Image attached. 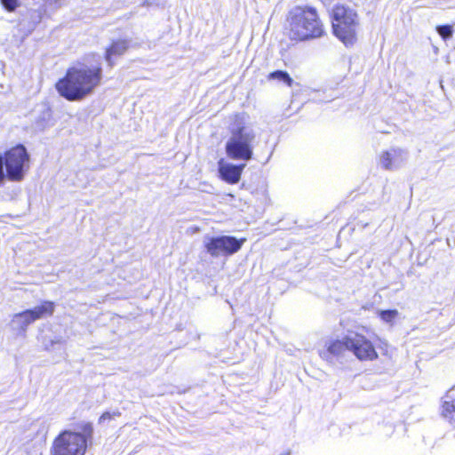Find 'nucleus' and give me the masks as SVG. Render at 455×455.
<instances>
[{"mask_svg": "<svg viewBox=\"0 0 455 455\" xmlns=\"http://www.w3.org/2000/svg\"><path fill=\"white\" fill-rule=\"evenodd\" d=\"M246 241L245 238L237 239L232 235L205 236L204 244L206 251L214 258L230 256L237 252Z\"/></svg>", "mask_w": 455, "mask_h": 455, "instance_id": "6e6552de", "label": "nucleus"}, {"mask_svg": "<svg viewBox=\"0 0 455 455\" xmlns=\"http://www.w3.org/2000/svg\"><path fill=\"white\" fill-rule=\"evenodd\" d=\"M130 47V41L127 39H117L112 41L111 44L106 48L105 60L109 68L114 67L116 60L123 56Z\"/></svg>", "mask_w": 455, "mask_h": 455, "instance_id": "f8f14e48", "label": "nucleus"}, {"mask_svg": "<svg viewBox=\"0 0 455 455\" xmlns=\"http://www.w3.org/2000/svg\"><path fill=\"white\" fill-rule=\"evenodd\" d=\"M102 68L100 63H78L68 68L65 76L59 79L55 87L59 94L69 101H80L91 95L100 84Z\"/></svg>", "mask_w": 455, "mask_h": 455, "instance_id": "f257e3e1", "label": "nucleus"}, {"mask_svg": "<svg viewBox=\"0 0 455 455\" xmlns=\"http://www.w3.org/2000/svg\"><path fill=\"white\" fill-rule=\"evenodd\" d=\"M245 167V163L234 164L226 162L224 159H220L218 161L219 176L223 181L228 184L238 183L241 179L242 172Z\"/></svg>", "mask_w": 455, "mask_h": 455, "instance_id": "9b49d317", "label": "nucleus"}, {"mask_svg": "<svg viewBox=\"0 0 455 455\" xmlns=\"http://www.w3.org/2000/svg\"><path fill=\"white\" fill-rule=\"evenodd\" d=\"M287 22L288 36L292 41L305 42L324 35L323 22L314 7H293L288 13Z\"/></svg>", "mask_w": 455, "mask_h": 455, "instance_id": "f03ea898", "label": "nucleus"}, {"mask_svg": "<svg viewBox=\"0 0 455 455\" xmlns=\"http://www.w3.org/2000/svg\"><path fill=\"white\" fill-rule=\"evenodd\" d=\"M268 79L270 80H278L280 82H283L288 86H291L293 83V79L291 77V76L288 74V72L284 70H275L271 72L268 75Z\"/></svg>", "mask_w": 455, "mask_h": 455, "instance_id": "2eb2a0df", "label": "nucleus"}, {"mask_svg": "<svg viewBox=\"0 0 455 455\" xmlns=\"http://www.w3.org/2000/svg\"><path fill=\"white\" fill-rule=\"evenodd\" d=\"M409 153L401 148H391L383 151L379 157V165L387 171H396L407 162Z\"/></svg>", "mask_w": 455, "mask_h": 455, "instance_id": "9d476101", "label": "nucleus"}, {"mask_svg": "<svg viewBox=\"0 0 455 455\" xmlns=\"http://www.w3.org/2000/svg\"><path fill=\"white\" fill-rule=\"evenodd\" d=\"M44 116H47L48 117L51 116V111L50 109H47L46 112L44 113Z\"/></svg>", "mask_w": 455, "mask_h": 455, "instance_id": "412c9836", "label": "nucleus"}, {"mask_svg": "<svg viewBox=\"0 0 455 455\" xmlns=\"http://www.w3.org/2000/svg\"><path fill=\"white\" fill-rule=\"evenodd\" d=\"M120 415H121V413L119 411H114L113 413H111L109 411H106L100 417L99 421H100V423H101L107 419H111L116 417H119Z\"/></svg>", "mask_w": 455, "mask_h": 455, "instance_id": "6ab92c4d", "label": "nucleus"}, {"mask_svg": "<svg viewBox=\"0 0 455 455\" xmlns=\"http://www.w3.org/2000/svg\"><path fill=\"white\" fill-rule=\"evenodd\" d=\"M54 309L55 304L52 301L44 300L33 308L15 314L11 321V326L18 333L24 334L31 323L52 315Z\"/></svg>", "mask_w": 455, "mask_h": 455, "instance_id": "0eeeda50", "label": "nucleus"}, {"mask_svg": "<svg viewBox=\"0 0 455 455\" xmlns=\"http://www.w3.org/2000/svg\"><path fill=\"white\" fill-rule=\"evenodd\" d=\"M347 343V335L342 340H333L330 342L325 350L320 351V356L330 363H333L334 358L341 356L344 352L349 350Z\"/></svg>", "mask_w": 455, "mask_h": 455, "instance_id": "ddd939ff", "label": "nucleus"}, {"mask_svg": "<svg viewBox=\"0 0 455 455\" xmlns=\"http://www.w3.org/2000/svg\"><path fill=\"white\" fill-rule=\"evenodd\" d=\"M330 14L334 36L346 46L353 45L359 25L355 10L346 4L335 2L330 6Z\"/></svg>", "mask_w": 455, "mask_h": 455, "instance_id": "20e7f679", "label": "nucleus"}, {"mask_svg": "<svg viewBox=\"0 0 455 455\" xmlns=\"http://www.w3.org/2000/svg\"><path fill=\"white\" fill-rule=\"evenodd\" d=\"M64 342L65 340L61 337L56 338L55 339H51L49 344L45 343L44 347L46 350H51L55 345H62Z\"/></svg>", "mask_w": 455, "mask_h": 455, "instance_id": "aec40b11", "label": "nucleus"}, {"mask_svg": "<svg viewBox=\"0 0 455 455\" xmlns=\"http://www.w3.org/2000/svg\"><path fill=\"white\" fill-rule=\"evenodd\" d=\"M436 32L444 40L451 39L453 36V28L451 25H439L436 27Z\"/></svg>", "mask_w": 455, "mask_h": 455, "instance_id": "dca6fc26", "label": "nucleus"}, {"mask_svg": "<svg viewBox=\"0 0 455 455\" xmlns=\"http://www.w3.org/2000/svg\"><path fill=\"white\" fill-rule=\"evenodd\" d=\"M442 415L450 422H455V389H450L444 396Z\"/></svg>", "mask_w": 455, "mask_h": 455, "instance_id": "4468645a", "label": "nucleus"}, {"mask_svg": "<svg viewBox=\"0 0 455 455\" xmlns=\"http://www.w3.org/2000/svg\"><path fill=\"white\" fill-rule=\"evenodd\" d=\"M3 7L7 12H14L20 6V0H0Z\"/></svg>", "mask_w": 455, "mask_h": 455, "instance_id": "a211bd4d", "label": "nucleus"}, {"mask_svg": "<svg viewBox=\"0 0 455 455\" xmlns=\"http://www.w3.org/2000/svg\"><path fill=\"white\" fill-rule=\"evenodd\" d=\"M30 155L23 144L0 153V187L5 180L20 182L30 167Z\"/></svg>", "mask_w": 455, "mask_h": 455, "instance_id": "7ed1b4c3", "label": "nucleus"}, {"mask_svg": "<svg viewBox=\"0 0 455 455\" xmlns=\"http://www.w3.org/2000/svg\"><path fill=\"white\" fill-rule=\"evenodd\" d=\"M398 315L396 309H387L379 312V317L386 323H391Z\"/></svg>", "mask_w": 455, "mask_h": 455, "instance_id": "f3484780", "label": "nucleus"}, {"mask_svg": "<svg viewBox=\"0 0 455 455\" xmlns=\"http://www.w3.org/2000/svg\"><path fill=\"white\" fill-rule=\"evenodd\" d=\"M256 134L251 128L237 124L230 131L225 144L226 155L235 161H250L253 157V142Z\"/></svg>", "mask_w": 455, "mask_h": 455, "instance_id": "423d86ee", "label": "nucleus"}, {"mask_svg": "<svg viewBox=\"0 0 455 455\" xmlns=\"http://www.w3.org/2000/svg\"><path fill=\"white\" fill-rule=\"evenodd\" d=\"M347 342L349 351H352L359 360L371 361L378 358V353L375 347L364 336L358 333L349 334L347 335Z\"/></svg>", "mask_w": 455, "mask_h": 455, "instance_id": "1a4fd4ad", "label": "nucleus"}, {"mask_svg": "<svg viewBox=\"0 0 455 455\" xmlns=\"http://www.w3.org/2000/svg\"><path fill=\"white\" fill-rule=\"evenodd\" d=\"M451 389H455V386L453 387H451Z\"/></svg>", "mask_w": 455, "mask_h": 455, "instance_id": "4be33fe9", "label": "nucleus"}, {"mask_svg": "<svg viewBox=\"0 0 455 455\" xmlns=\"http://www.w3.org/2000/svg\"><path fill=\"white\" fill-rule=\"evenodd\" d=\"M81 433L64 430L54 439L51 448V455H84L88 441L92 437L93 427L92 423H84L81 427Z\"/></svg>", "mask_w": 455, "mask_h": 455, "instance_id": "39448f33", "label": "nucleus"}]
</instances>
